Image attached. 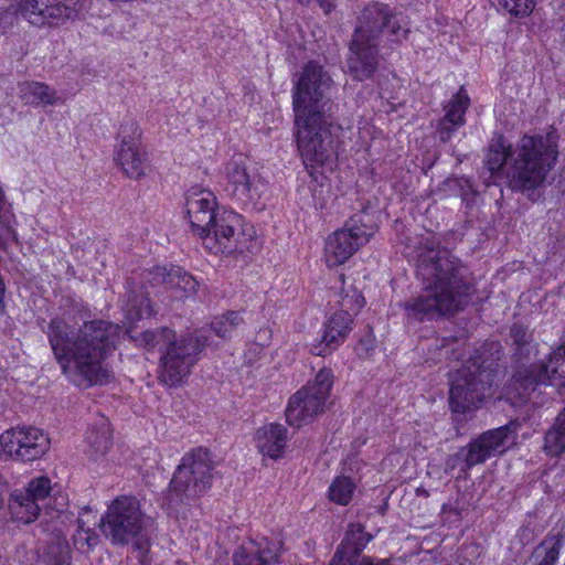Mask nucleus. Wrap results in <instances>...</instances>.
<instances>
[{
  "instance_id": "1",
  "label": "nucleus",
  "mask_w": 565,
  "mask_h": 565,
  "mask_svg": "<svg viewBox=\"0 0 565 565\" xmlns=\"http://www.w3.org/2000/svg\"><path fill=\"white\" fill-rule=\"evenodd\" d=\"M413 259L422 281V291L404 303L409 318L423 321L452 316L470 299L472 285L468 269L449 249L427 235L417 242Z\"/></svg>"
},
{
  "instance_id": "2",
  "label": "nucleus",
  "mask_w": 565,
  "mask_h": 565,
  "mask_svg": "<svg viewBox=\"0 0 565 565\" xmlns=\"http://www.w3.org/2000/svg\"><path fill=\"white\" fill-rule=\"evenodd\" d=\"M41 329L63 374L73 383L93 386L109 382L111 374L103 362L116 347L118 324L93 320L75 330L66 320L55 317Z\"/></svg>"
},
{
  "instance_id": "3",
  "label": "nucleus",
  "mask_w": 565,
  "mask_h": 565,
  "mask_svg": "<svg viewBox=\"0 0 565 565\" xmlns=\"http://www.w3.org/2000/svg\"><path fill=\"white\" fill-rule=\"evenodd\" d=\"M332 86L328 71L309 61L292 90L296 140L306 167L323 166L335 157L329 97Z\"/></svg>"
},
{
  "instance_id": "4",
  "label": "nucleus",
  "mask_w": 565,
  "mask_h": 565,
  "mask_svg": "<svg viewBox=\"0 0 565 565\" xmlns=\"http://www.w3.org/2000/svg\"><path fill=\"white\" fill-rule=\"evenodd\" d=\"M558 157L557 135L523 136L513 150L503 137L492 139L484 159L491 175L500 173L510 159L509 185L515 191H531L546 181Z\"/></svg>"
},
{
  "instance_id": "5",
  "label": "nucleus",
  "mask_w": 565,
  "mask_h": 565,
  "mask_svg": "<svg viewBox=\"0 0 565 565\" xmlns=\"http://www.w3.org/2000/svg\"><path fill=\"white\" fill-rule=\"evenodd\" d=\"M408 17L381 2L366 6L358 15L347 58L349 73L358 81L370 78L379 66V43L386 36L392 43L408 39Z\"/></svg>"
},
{
  "instance_id": "6",
  "label": "nucleus",
  "mask_w": 565,
  "mask_h": 565,
  "mask_svg": "<svg viewBox=\"0 0 565 565\" xmlns=\"http://www.w3.org/2000/svg\"><path fill=\"white\" fill-rule=\"evenodd\" d=\"M495 371L480 359H472L458 369L449 382V406L454 413H467L480 407L491 396Z\"/></svg>"
},
{
  "instance_id": "7",
  "label": "nucleus",
  "mask_w": 565,
  "mask_h": 565,
  "mask_svg": "<svg viewBox=\"0 0 565 565\" xmlns=\"http://www.w3.org/2000/svg\"><path fill=\"white\" fill-rule=\"evenodd\" d=\"M213 460L207 449L186 452L170 481L167 500L170 507L189 504L212 484Z\"/></svg>"
},
{
  "instance_id": "8",
  "label": "nucleus",
  "mask_w": 565,
  "mask_h": 565,
  "mask_svg": "<svg viewBox=\"0 0 565 565\" xmlns=\"http://www.w3.org/2000/svg\"><path fill=\"white\" fill-rule=\"evenodd\" d=\"M147 523L140 502L131 495H120L109 505L99 522L102 533L114 545H127L139 537Z\"/></svg>"
},
{
  "instance_id": "9",
  "label": "nucleus",
  "mask_w": 565,
  "mask_h": 565,
  "mask_svg": "<svg viewBox=\"0 0 565 565\" xmlns=\"http://www.w3.org/2000/svg\"><path fill=\"white\" fill-rule=\"evenodd\" d=\"M518 425L511 422L501 427L487 430L478 438L470 441L466 447L460 448L455 455L446 461V471H452L457 468L460 471H468L470 468L483 463L492 456L503 454L509 445L516 438Z\"/></svg>"
},
{
  "instance_id": "10",
  "label": "nucleus",
  "mask_w": 565,
  "mask_h": 565,
  "mask_svg": "<svg viewBox=\"0 0 565 565\" xmlns=\"http://www.w3.org/2000/svg\"><path fill=\"white\" fill-rule=\"evenodd\" d=\"M253 234V226L244 227L241 215L233 211H223L215 215L213 223L200 238L209 253L232 254L248 250Z\"/></svg>"
},
{
  "instance_id": "11",
  "label": "nucleus",
  "mask_w": 565,
  "mask_h": 565,
  "mask_svg": "<svg viewBox=\"0 0 565 565\" xmlns=\"http://www.w3.org/2000/svg\"><path fill=\"white\" fill-rule=\"evenodd\" d=\"M332 385L333 374L331 370L321 369L312 382L290 397L286 409L288 424L300 427L322 413Z\"/></svg>"
},
{
  "instance_id": "12",
  "label": "nucleus",
  "mask_w": 565,
  "mask_h": 565,
  "mask_svg": "<svg viewBox=\"0 0 565 565\" xmlns=\"http://www.w3.org/2000/svg\"><path fill=\"white\" fill-rule=\"evenodd\" d=\"M204 342L198 335L174 338L160 358V380L169 386H178L191 373L198 362Z\"/></svg>"
},
{
  "instance_id": "13",
  "label": "nucleus",
  "mask_w": 565,
  "mask_h": 565,
  "mask_svg": "<svg viewBox=\"0 0 565 565\" xmlns=\"http://www.w3.org/2000/svg\"><path fill=\"white\" fill-rule=\"evenodd\" d=\"M365 213L355 214L348 227L338 230L328 236L324 246L326 263L329 267L344 264L375 233V226L369 224Z\"/></svg>"
},
{
  "instance_id": "14",
  "label": "nucleus",
  "mask_w": 565,
  "mask_h": 565,
  "mask_svg": "<svg viewBox=\"0 0 565 565\" xmlns=\"http://www.w3.org/2000/svg\"><path fill=\"white\" fill-rule=\"evenodd\" d=\"M565 380V342L537 364L521 367L514 375L513 387L522 399H531L541 386Z\"/></svg>"
},
{
  "instance_id": "15",
  "label": "nucleus",
  "mask_w": 565,
  "mask_h": 565,
  "mask_svg": "<svg viewBox=\"0 0 565 565\" xmlns=\"http://www.w3.org/2000/svg\"><path fill=\"white\" fill-rule=\"evenodd\" d=\"M118 141L115 160L122 172L134 180L146 177L151 167L148 152L140 145L138 125L132 120L122 124L118 131Z\"/></svg>"
},
{
  "instance_id": "16",
  "label": "nucleus",
  "mask_w": 565,
  "mask_h": 565,
  "mask_svg": "<svg viewBox=\"0 0 565 565\" xmlns=\"http://www.w3.org/2000/svg\"><path fill=\"white\" fill-rule=\"evenodd\" d=\"M224 190L239 204L254 207L264 192V182L258 173L250 171L242 156L232 158L225 167Z\"/></svg>"
},
{
  "instance_id": "17",
  "label": "nucleus",
  "mask_w": 565,
  "mask_h": 565,
  "mask_svg": "<svg viewBox=\"0 0 565 565\" xmlns=\"http://www.w3.org/2000/svg\"><path fill=\"white\" fill-rule=\"evenodd\" d=\"M82 9V0H21L20 11L31 24H60L73 19Z\"/></svg>"
},
{
  "instance_id": "18",
  "label": "nucleus",
  "mask_w": 565,
  "mask_h": 565,
  "mask_svg": "<svg viewBox=\"0 0 565 565\" xmlns=\"http://www.w3.org/2000/svg\"><path fill=\"white\" fill-rule=\"evenodd\" d=\"M51 480L47 477L32 479L23 492L14 493L10 509L17 521L31 523L47 507L51 493Z\"/></svg>"
},
{
  "instance_id": "19",
  "label": "nucleus",
  "mask_w": 565,
  "mask_h": 565,
  "mask_svg": "<svg viewBox=\"0 0 565 565\" xmlns=\"http://www.w3.org/2000/svg\"><path fill=\"white\" fill-rule=\"evenodd\" d=\"M216 196L207 189L192 186L185 193V212L192 233L200 237L211 226L218 211Z\"/></svg>"
},
{
  "instance_id": "20",
  "label": "nucleus",
  "mask_w": 565,
  "mask_h": 565,
  "mask_svg": "<svg viewBox=\"0 0 565 565\" xmlns=\"http://www.w3.org/2000/svg\"><path fill=\"white\" fill-rule=\"evenodd\" d=\"M352 313L345 310L334 312L326 322L320 341L313 344L311 353L326 356L337 350L347 339L352 329Z\"/></svg>"
},
{
  "instance_id": "21",
  "label": "nucleus",
  "mask_w": 565,
  "mask_h": 565,
  "mask_svg": "<svg viewBox=\"0 0 565 565\" xmlns=\"http://www.w3.org/2000/svg\"><path fill=\"white\" fill-rule=\"evenodd\" d=\"M279 544L267 539L250 541L233 554L234 565H277Z\"/></svg>"
},
{
  "instance_id": "22",
  "label": "nucleus",
  "mask_w": 565,
  "mask_h": 565,
  "mask_svg": "<svg viewBox=\"0 0 565 565\" xmlns=\"http://www.w3.org/2000/svg\"><path fill=\"white\" fill-rule=\"evenodd\" d=\"M469 104V96L461 87L445 107L446 114L439 121L438 135L443 142H447L452 134L465 124V114Z\"/></svg>"
},
{
  "instance_id": "23",
  "label": "nucleus",
  "mask_w": 565,
  "mask_h": 565,
  "mask_svg": "<svg viewBox=\"0 0 565 565\" xmlns=\"http://www.w3.org/2000/svg\"><path fill=\"white\" fill-rule=\"evenodd\" d=\"M372 540V535L364 531L361 524L352 523L348 526L345 536L338 547L330 565H340L341 562H349L358 558L363 548Z\"/></svg>"
},
{
  "instance_id": "24",
  "label": "nucleus",
  "mask_w": 565,
  "mask_h": 565,
  "mask_svg": "<svg viewBox=\"0 0 565 565\" xmlns=\"http://www.w3.org/2000/svg\"><path fill=\"white\" fill-rule=\"evenodd\" d=\"M287 428L281 424H269L256 433L258 450L271 459L281 457L287 443Z\"/></svg>"
},
{
  "instance_id": "25",
  "label": "nucleus",
  "mask_w": 565,
  "mask_h": 565,
  "mask_svg": "<svg viewBox=\"0 0 565 565\" xmlns=\"http://www.w3.org/2000/svg\"><path fill=\"white\" fill-rule=\"evenodd\" d=\"M19 97L26 105L47 106L57 102L56 92L49 85L35 81L22 82L18 85Z\"/></svg>"
},
{
  "instance_id": "26",
  "label": "nucleus",
  "mask_w": 565,
  "mask_h": 565,
  "mask_svg": "<svg viewBox=\"0 0 565 565\" xmlns=\"http://www.w3.org/2000/svg\"><path fill=\"white\" fill-rule=\"evenodd\" d=\"M85 443L87 445L86 451L92 458L97 459L106 455L111 446L109 423L105 418L99 419L96 425L87 430Z\"/></svg>"
},
{
  "instance_id": "27",
  "label": "nucleus",
  "mask_w": 565,
  "mask_h": 565,
  "mask_svg": "<svg viewBox=\"0 0 565 565\" xmlns=\"http://www.w3.org/2000/svg\"><path fill=\"white\" fill-rule=\"evenodd\" d=\"M127 335L136 342L137 345L147 350L167 349L169 343L175 338L173 330L169 328H156L146 330L139 335H136L132 329L127 331Z\"/></svg>"
},
{
  "instance_id": "28",
  "label": "nucleus",
  "mask_w": 565,
  "mask_h": 565,
  "mask_svg": "<svg viewBox=\"0 0 565 565\" xmlns=\"http://www.w3.org/2000/svg\"><path fill=\"white\" fill-rule=\"evenodd\" d=\"M563 544L564 536L561 533L546 535L533 552L534 565H555Z\"/></svg>"
},
{
  "instance_id": "29",
  "label": "nucleus",
  "mask_w": 565,
  "mask_h": 565,
  "mask_svg": "<svg viewBox=\"0 0 565 565\" xmlns=\"http://www.w3.org/2000/svg\"><path fill=\"white\" fill-rule=\"evenodd\" d=\"M544 441L545 450L552 456H559L565 451V408L545 434Z\"/></svg>"
},
{
  "instance_id": "30",
  "label": "nucleus",
  "mask_w": 565,
  "mask_h": 565,
  "mask_svg": "<svg viewBox=\"0 0 565 565\" xmlns=\"http://www.w3.org/2000/svg\"><path fill=\"white\" fill-rule=\"evenodd\" d=\"M199 282L181 267H170L169 290H174L177 297H189L196 292Z\"/></svg>"
},
{
  "instance_id": "31",
  "label": "nucleus",
  "mask_w": 565,
  "mask_h": 565,
  "mask_svg": "<svg viewBox=\"0 0 565 565\" xmlns=\"http://www.w3.org/2000/svg\"><path fill=\"white\" fill-rule=\"evenodd\" d=\"M125 315L129 322L150 317L152 308L149 298L143 294H130L125 307Z\"/></svg>"
},
{
  "instance_id": "32",
  "label": "nucleus",
  "mask_w": 565,
  "mask_h": 565,
  "mask_svg": "<svg viewBox=\"0 0 565 565\" xmlns=\"http://www.w3.org/2000/svg\"><path fill=\"white\" fill-rule=\"evenodd\" d=\"M354 482L349 477H338L329 487V499L341 505H347L353 497Z\"/></svg>"
},
{
  "instance_id": "33",
  "label": "nucleus",
  "mask_w": 565,
  "mask_h": 565,
  "mask_svg": "<svg viewBox=\"0 0 565 565\" xmlns=\"http://www.w3.org/2000/svg\"><path fill=\"white\" fill-rule=\"evenodd\" d=\"M243 322L237 312H227L224 316L216 317L211 322V330L222 339L231 338L233 331Z\"/></svg>"
},
{
  "instance_id": "34",
  "label": "nucleus",
  "mask_w": 565,
  "mask_h": 565,
  "mask_svg": "<svg viewBox=\"0 0 565 565\" xmlns=\"http://www.w3.org/2000/svg\"><path fill=\"white\" fill-rule=\"evenodd\" d=\"M499 10L510 14L513 18H524L532 13L534 0H497Z\"/></svg>"
},
{
  "instance_id": "35",
  "label": "nucleus",
  "mask_w": 565,
  "mask_h": 565,
  "mask_svg": "<svg viewBox=\"0 0 565 565\" xmlns=\"http://www.w3.org/2000/svg\"><path fill=\"white\" fill-rule=\"evenodd\" d=\"M510 337L515 348V354L523 358L530 353L532 333L521 324H513L510 329Z\"/></svg>"
},
{
  "instance_id": "36",
  "label": "nucleus",
  "mask_w": 565,
  "mask_h": 565,
  "mask_svg": "<svg viewBox=\"0 0 565 565\" xmlns=\"http://www.w3.org/2000/svg\"><path fill=\"white\" fill-rule=\"evenodd\" d=\"M344 295L341 296L339 305L341 307L340 310H345L349 313H356L364 306V298L362 294L350 286L348 290H343Z\"/></svg>"
},
{
  "instance_id": "37",
  "label": "nucleus",
  "mask_w": 565,
  "mask_h": 565,
  "mask_svg": "<svg viewBox=\"0 0 565 565\" xmlns=\"http://www.w3.org/2000/svg\"><path fill=\"white\" fill-rule=\"evenodd\" d=\"M150 282L154 286L163 285L167 289L169 287V280H170V268L167 269L166 267H154L150 271Z\"/></svg>"
},
{
  "instance_id": "38",
  "label": "nucleus",
  "mask_w": 565,
  "mask_h": 565,
  "mask_svg": "<svg viewBox=\"0 0 565 565\" xmlns=\"http://www.w3.org/2000/svg\"><path fill=\"white\" fill-rule=\"evenodd\" d=\"M78 529L77 534L75 536L76 543L81 541L85 542L88 547H93L97 544L98 537L95 533L90 532L89 529L84 527V523L81 520H77Z\"/></svg>"
},
{
  "instance_id": "39",
  "label": "nucleus",
  "mask_w": 565,
  "mask_h": 565,
  "mask_svg": "<svg viewBox=\"0 0 565 565\" xmlns=\"http://www.w3.org/2000/svg\"><path fill=\"white\" fill-rule=\"evenodd\" d=\"M57 555L53 559V565H70V548L65 543H58L56 545Z\"/></svg>"
},
{
  "instance_id": "40",
  "label": "nucleus",
  "mask_w": 565,
  "mask_h": 565,
  "mask_svg": "<svg viewBox=\"0 0 565 565\" xmlns=\"http://www.w3.org/2000/svg\"><path fill=\"white\" fill-rule=\"evenodd\" d=\"M349 565H392L388 559H375L370 556L354 558L347 562Z\"/></svg>"
},
{
  "instance_id": "41",
  "label": "nucleus",
  "mask_w": 565,
  "mask_h": 565,
  "mask_svg": "<svg viewBox=\"0 0 565 565\" xmlns=\"http://www.w3.org/2000/svg\"><path fill=\"white\" fill-rule=\"evenodd\" d=\"M13 13L9 10L0 12V33L4 32L7 25L12 23Z\"/></svg>"
},
{
  "instance_id": "42",
  "label": "nucleus",
  "mask_w": 565,
  "mask_h": 565,
  "mask_svg": "<svg viewBox=\"0 0 565 565\" xmlns=\"http://www.w3.org/2000/svg\"><path fill=\"white\" fill-rule=\"evenodd\" d=\"M317 2L326 14L330 13L335 8L334 0H317Z\"/></svg>"
},
{
  "instance_id": "43",
  "label": "nucleus",
  "mask_w": 565,
  "mask_h": 565,
  "mask_svg": "<svg viewBox=\"0 0 565 565\" xmlns=\"http://www.w3.org/2000/svg\"><path fill=\"white\" fill-rule=\"evenodd\" d=\"M417 492H418L419 494L425 495V497H428V495H429V493H428V492H427V490H425V489H417Z\"/></svg>"
},
{
  "instance_id": "44",
  "label": "nucleus",
  "mask_w": 565,
  "mask_h": 565,
  "mask_svg": "<svg viewBox=\"0 0 565 565\" xmlns=\"http://www.w3.org/2000/svg\"><path fill=\"white\" fill-rule=\"evenodd\" d=\"M302 6H308L311 0H297Z\"/></svg>"
},
{
  "instance_id": "45",
  "label": "nucleus",
  "mask_w": 565,
  "mask_h": 565,
  "mask_svg": "<svg viewBox=\"0 0 565 565\" xmlns=\"http://www.w3.org/2000/svg\"><path fill=\"white\" fill-rule=\"evenodd\" d=\"M339 279L341 280V282H344V276L343 275H340Z\"/></svg>"
},
{
  "instance_id": "46",
  "label": "nucleus",
  "mask_w": 565,
  "mask_h": 565,
  "mask_svg": "<svg viewBox=\"0 0 565 565\" xmlns=\"http://www.w3.org/2000/svg\"><path fill=\"white\" fill-rule=\"evenodd\" d=\"M177 565H186V564H183V563H178Z\"/></svg>"
}]
</instances>
